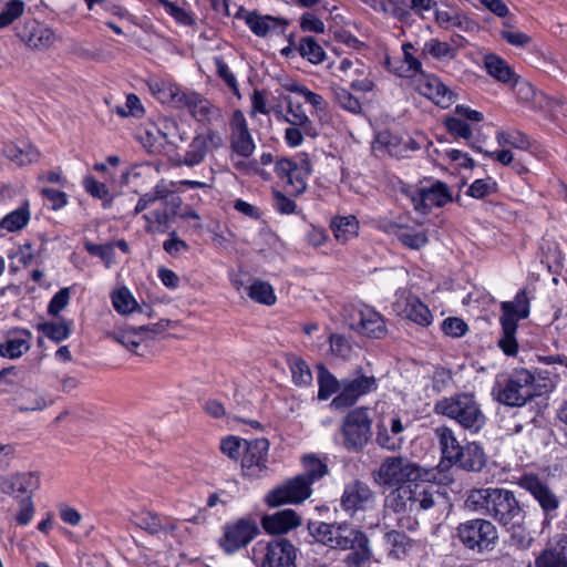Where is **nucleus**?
I'll return each mask as SVG.
<instances>
[{
	"instance_id": "nucleus-52",
	"label": "nucleus",
	"mask_w": 567,
	"mask_h": 567,
	"mask_svg": "<svg viewBox=\"0 0 567 567\" xmlns=\"http://www.w3.org/2000/svg\"><path fill=\"white\" fill-rule=\"evenodd\" d=\"M21 400L23 403L20 405V411L27 412L40 411L53 404L52 398L45 393L32 390L24 392L21 396Z\"/></svg>"
},
{
	"instance_id": "nucleus-50",
	"label": "nucleus",
	"mask_w": 567,
	"mask_h": 567,
	"mask_svg": "<svg viewBox=\"0 0 567 567\" xmlns=\"http://www.w3.org/2000/svg\"><path fill=\"white\" fill-rule=\"evenodd\" d=\"M502 326L503 336L498 340L499 349L508 357H514L518 352V342L515 338L518 324L499 321Z\"/></svg>"
},
{
	"instance_id": "nucleus-31",
	"label": "nucleus",
	"mask_w": 567,
	"mask_h": 567,
	"mask_svg": "<svg viewBox=\"0 0 567 567\" xmlns=\"http://www.w3.org/2000/svg\"><path fill=\"white\" fill-rule=\"evenodd\" d=\"M162 331V324L161 323H154V324H145L140 326L137 328H126L123 330H120L117 332H114L112 334V338L127 348L131 351H134L141 342L145 339V336L148 332L152 333H159Z\"/></svg>"
},
{
	"instance_id": "nucleus-29",
	"label": "nucleus",
	"mask_w": 567,
	"mask_h": 567,
	"mask_svg": "<svg viewBox=\"0 0 567 567\" xmlns=\"http://www.w3.org/2000/svg\"><path fill=\"white\" fill-rule=\"evenodd\" d=\"M486 464V455L483 447L476 442H470L462 446L458 455L451 465H455L467 472H480Z\"/></svg>"
},
{
	"instance_id": "nucleus-64",
	"label": "nucleus",
	"mask_w": 567,
	"mask_h": 567,
	"mask_svg": "<svg viewBox=\"0 0 567 567\" xmlns=\"http://www.w3.org/2000/svg\"><path fill=\"white\" fill-rule=\"evenodd\" d=\"M233 142H252L247 123L240 111L234 112L230 121Z\"/></svg>"
},
{
	"instance_id": "nucleus-4",
	"label": "nucleus",
	"mask_w": 567,
	"mask_h": 567,
	"mask_svg": "<svg viewBox=\"0 0 567 567\" xmlns=\"http://www.w3.org/2000/svg\"><path fill=\"white\" fill-rule=\"evenodd\" d=\"M433 411L455 421L463 430L476 434L486 424V416L481 404L472 393H456L437 400Z\"/></svg>"
},
{
	"instance_id": "nucleus-58",
	"label": "nucleus",
	"mask_w": 567,
	"mask_h": 567,
	"mask_svg": "<svg viewBox=\"0 0 567 567\" xmlns=\"http://www.w3.org/2000/svg\"><path fill=\"white\" fill-rule=\"evenodd\" d=\"M38 330L55 342L68 339L71 333L70 323L66 321L43 322L38 326Z\"/></svg>"
},
{
	"instance_id": "nucleus-3",
	"label": "nucleus",
	"mask_w": 567,
	"mask_h": 567,
	"mask_svg": "<svg viewBox=\"0 0 567 567\" xmlns=\"http://www.w3.org/2000/svg\"><path fill=\"white\" fill-rule=\"evenodd\" d=\"M491 395L494 401L509 408H519L539 395L535 375L527 369H514L507 375L497 377Z\"/></svg>"
},
{
	"instance_id": "nucleus-30",
	"label": "nucleus",
	"mask_w": 567,
	"mask_h": 567,
	"mask_svg": "<svg viewBox=\"0 0 567 567\" xmlns=\"http://www.w3.org/2000/svg\"><path fill=\"white\" fill-rule=\"evenodd\" d=\"M502 315L499 321H507L517 324L519 320L529 316L530 302L525 289L519 290L514 300L504 301L501 305Z\"/></svg>"
},
{
	"instance_id": "nucleus-34",
	"label": "nucleus",
	"mask_w": 567,
	"mask_h": 567,
	"mask_svg": "<svg viewBox=\"0 0 567 567\" xmlns=\"http://www.w3.org/2000/svg\"><path fill=\"white\" fill-rule=\"evenodd\" d=\"M435 21L439 27L445 30H455L462 32H471L476 28V23L471 20L465 13L452 10V11H436Z\"/></svg>"
},
{
	"instance_id": "nucleus-59",
	"label": "nucleus",
	"mask_w": 567,
	"mask_h": 567,
	"mask_svg": "<svg viewBox=\"0 0 567 567\" xmlns=\"http://www.w3.org/2000/svg\"><path fill=\"white\" fill-rule=\"evenodd\" d=\"M290 371L296 385H309L312 382V373L309 365L300 358L290 360Z\"/></svg>"
},
{
	"instance_id": "nucleus-11",
	"label": "nucleus",
	"mask_w": 567,
	"mask_h": 567,
	"mask_svg": "<svg viewBox=\"0 0 567 567\" xmlns=\"http://www.w3.org/2000/svg\"><path fill=\"white\" fill-rule=\"evenodd\" d=\"M349 327L359 334L373 339H382L388 332L383 316L364 303L352 308Z\"/></svg>"
},
{
	"instance_id": "nucleus-16",
	"label": "nucleus",
	"mask_w": 567,
	"mask_h": 567,
	"mask_svg": "<svg viewBox=\"0 0 567 567\" xmlns=\"http://www.w3.org/2000/svg\"><path fill=\"white\" fill-rule=\"evenodd\" d=\"M16 37L28 48L44 51L55 41L54 32L35 19H24L14 27Z\"/></svg>"
},
{
	"instance_id": "nucleus-25",
	"label": "nucleus",
	"mask_w": 567,
	"mask_h": 567,
	"mask_svg": "<svg viewBox=\"0 0 567 567\" xmlns=\"http://www.w3.org/2000/svg\"><path fill=\"white\" fill-rule=\"evenodd\" d=\"M406 485H411L412 516L421 511L432 508L436 501L441 497L437 488L431 484L426 477L419 481H411Z\"/></svg>"
},
{
	"instance_id": "nucleus-9",
	"label": "nucleus",
	"mask_w": 567,
	"mask_h": 567,
	"mask_svg": "<svg viewBox=\"0 0 567 567\" xmlns=\"http://www.w3.org/2000/svg\"><path fill=\"white\" fill-rule=\"evenodd\" d=\"M279 100L286 105V123L291 125L286 128V142H302L305 136L317 137V128L306 114L302 104L295 101L290 95H279Z\"/></svg>"
},
{
	"instance_id": "nucleus-39",
	"label": "nucleus",
	"mask_w": 567,
	"mask_h": 567,
	"mask_svg": "<svg viewBox=\"0 0 567 567\" xmlns=\"http://www.w3.org/2000/svg\"><path fill=\"white\" fill-rule=\"evenodd\" d=\"M457 49L452 47L449 42L441 41L439 39L432 38L425 41L422 55L431 56L440 62H451L457 56Z\"/></svg>"
},
{
	"instance_id": "nucleus-6",
	"label": "nucleus",
	"mask_w": 567,
	"mask_h": 567,
	"mask_svg": "<svg viewBox=\"0 0 567 567\" xmlns=\"http://www.w3.org/2000/svg\"><path fill=\"white\" fill-rule=\"evenodd\" d=\"M372 475L379 486L394 487L427 477L429 472L408 457L393 455L385 457Z\"/></svg>"
},
{
	"instance_id": "nucleus-19",
	"label": "nucleus",
	"mask_w": 567,
	"mask_h": 567,
	"mask_svg": "<svg viewBox=\"0 0 567 567\" xmlns=\"http://www.w3.org/2000/svg\"><path fill=\"white\" fill-rule=\"evenodd\" d=\"M409 422L403 423L399 415H392L386 424L381 421L377 424L375 441L381 449L390 452H396L402 449L404 444L403 433L408 427Z\"/></svg>"
},
{
	"instance_id": "nucleus-1",
	"label": "nucleus",
	"mask_w": 567,
	"mask_h": 567,
	"mask_svg": "<svg viewBox=\"0 0 567 567\" xmlns=\"http://www.w3.org/2000/svg\"><path fill=\"white\" fill-rule=\"evenodd\" d=\"M308 529L313 539L331 549L349 550L342 559L347 567H368L373 551L368 535L347 523H309Z\"/></svg>"
},
{
	"instance_id": "nucleus-36",
	"label": "nucleus",
	"mask_w": 567,
	"mask_h": 567,
	"mask_svg": "<svg viewBox=\"0 0 567 567\" xmlns=\"http://www.w3.org/2000/svg\"><path fill=\"white\" fill-rule=\"evenodd\" d=\"M2 153L18 166L34 163L40 157V152L33 144H3Z\"/></svg>"
},
{
	"instance_id": "nucleus-44",
	"label": "nucleus",
	"mask_w": 567,
	"mask_h": 567,
	"mask_svg": "<svg viewBox=\"0 0 567 567\" xmlns=\"http://www.w3.org/2000/svg\"><path fill=\"white\" fill-rule=\"evenodd\" d=\"M30 217V205L29 202L25 200L19 208L2 218L0 221V228L10 233L21 230L28 225Z\"/></svg>"
},
{
	"instance_id": "nucleus-24",
	"label": "nucleus",
	"mask_w": 567,
	"mask_h": 567,
	"mask_svg": "<svg viewBox=\"0 0 567 567\" xmlns=\"http://www.w3.org/2000/svg\"><path fill=\"white\" fill-rule=\"evenodd\" d=\"M240 18L244 19L250 31L260 38L281 34L286 31L288 25V21L286 19L272 16H261L256 11H247L240 16Z\"/></svg>"
},
{
	"instance_id": "nucleus-57",
	"label": "nucleus",
	"mask_w": 567,
	"mask_h": 567,
	"mask_svg": "<svg viewBox=\"0 0 567 567\" xmlns=\"http://www.w3.org/2000/svg\"><path fill=\"white\" fill-rule=\"evenodd\" d=\"M333 92L334 102L343 110L352 113L360 114L362 106L360 101L353 96L347 89L336 86L331 89Z\"/></svg>"
},
{
	"instance_id": "nucleus-10",
	"label": "nucleus",
	"mask_w": 567,
	"mask_h": 567,
	"mask_svg": "<svg viewBox=\"0 0 567 567\" xmlns=\"http://www.w3.org/2000/svg\"><path fill=\"white\" fill-rule=\"evenodd\" d=\"M297 548L286 538H277L269 543H258L254 554L259 556L261 567H297Z\"/></svg>"
},
{
	"instance_id": "nucleus-23",
	"label": "nucleus",
	"mask_w": 567,
	"mask_h": 567,
	"mask_svg": "<svg viewBox=\"0 0 567 567\" xmlns=\"http://www.w3.org/2000/svg\"><path fill=\"white\" fill-rule=\"evenodd\" d=\"M518 485L533 495V497L538 502L539 506L546 514L558 508V497L537 475L525 474L520 476L518 480Z\"/></svg>"
},
{
	"instance_id": "nucleus-48",
	"label": "nucleus",
	"mask_w": 567,
	"mask_h": 567,
	"mask_svg": "<svg viewBox=\"0 0 567 567\" xmlns=\"http://www.w3.org/2000/svg\"><path fill=\"white\" fill-rule=\"evenodd\" d=\"M194 99L183 102L179 109H187L198 122H209L212 105L210 102L193 91Z\"/></svg>"
},
{
	"instance_id": "nucleus-43",
	"label": "nucleus",
	"mask_w": 567,
	"mask_h": 567,
	"mask_svg": "<svg viewBox=\"0 0 567 567\" xmlns=\"http://www.w3.org/2000/svg\"><path fill=\"white\" fill-rule=\"evenodd\" d=\"M245 291L257 303L272 306L277 301L272 286L260 279H255L249 286L245 287Z\"/></svg>"
},
{
	"instance_id": "nucleus-61",
	"label": "nucleus",
	"mask_w": 567,
	"mask_h": 567,
	"mask_svg": "<svg viewBox=\"0 0 567 567\" xmlns=\"http://www.w3.org/2000/svg\"><path fill=\"white\" fill-rule=\"evenodd\" d=\"M399 240L411 249H420L427 244V235L423 230L402 228L398 234Z\"/></svg>"
},
{
	"instance_id": "nucleus-14",
	"label": "nucleus",
	"mask_w": 567,
	"mask_h": 567,
	"mask_svg": "<svg viewBox=\"0 0 567 567\" xmlns=\"http://www.w3.org/2000/svg\"><path fill=\"white\" fill-rule=\"evenodd\" d=\"M241 458L243 474L249 478H260L268 471L269 441L265 437L244 441Z\"/></svg>"
},
{
	"instance_id": "nucleus-49",
	"label": "nucleus",
	"mask_w": 567,
	"mask_h": 567,
	"mask_svg": "<svg viewBox=\"0 0 567 567\" xmlns=\"http://www.w3.org/2000/svg\"><path fill=\"white\" fill-rule=\"evenodd\" d=\"M302 464L305 471L299 475L306 478L310 486L328 474L327 464L313 455H306L302 458Z\"/></svg>"
},
{
	"instance_id": "nucleus-35",
	"label": "nucleus",
	"mask_w": 567,
	"mask_h": 567,
	"mask_svg": "<svg viewBox=\"0 0 567 567\" xmlns=\"http://www.w3.org/2000/svg\"><path fill=\"white\" fill-rule=\"evenodd\" d=\"M402 313L404 318L420 327H429L433 321V316L429 307L415 296H409L404 300Z\"/></svg>"
},
{
	"instance_id": "nucleus-32",
	"label": "nucleus",
	"mask_w": 567,
	"mask_h": 567,
	"mask_svg": "<svg viewBox=\"0 0 567 567\" xmlns=\"http://www.w3.org/2000/svg\"><path fill=\"white\" fill-rule=\"evenodd\" d=\"M434 435L442 453V463L447 462L451 464L462 449L454 431L447 425H440L434 429Z\"/></svg>"
},
{
	"instance_id": "nucleus-56",
	"label": "nucleus",
	"mask_w": 567,
	"mask_h": 567,
	"mask_svg": "<svg viewBox=\"0 0 567 567\" xmlns=\"http://www.w3.org/2000/svg\"><path fill=\"white\" fill-rule=\"evenodd\" d=\"M342 81H350L354 76H363L367 73L365 64L358 58H344L338 65Z\"/></svg>"
},
{
	"instance_id": "nucleus-7",
	"label": "nucleus",
	"mask_w": 567,
	"mask_h": 567,
	"mask_svg": "<svg viewBox=\"0 0 567 567\" xmlns=\"http://www.w3.org/2000/svg\"><path fill=\"white\" fill-rule=\"evenodd\" d=\"M456 536L466 548L478 553L492 550L498 539L496 527L483 518L461 523L456 528Z\"/></svg>"
},
{
	"instance_id": "nucleus-47",
	"label": "nucleus",
	"mask_w": 567,
	"mask_h": 567,
	"mask_svg": "<svg viewBox=\"0 0 567 567\" xmlns=\"http://www.w3.org/2000/svg\"><path fill=\"white\" fill-rule=\"evenodd\" d=\"M134 522L140 528L152 535L158 534L162 530L173 532L175 528L173 523L164 524L159 516L151 512H144L136 515Z\"/></svg>"
},
{
	"instance_id": "nucleus-37",
	"label": "nucleus",
	"mask_w": 567,
	"mask_h": 567,
	"mask_svg": "<svg viewBox=\"0 0 567 567\" xmlns=\"http://www.w3.org/2000/svg\"><path fill=\"white\" fill-rule=\"evenodd\" d=\"M330 228L334 238L339 243L346 244L358 235L359 221L353 215L336 216L330 223Z\"/></svg>"
},
{
	"instance_id": "nucleus-8",
	"label": "nucleus",
	"mask_w": 567,
	"mask_h": 567,
	"mask_svg": "<svg viewBox=\"0 0 567 567\" xmlns=\"http://www.w3.org/2000/svg\"><path fill=\"white\" fill-rule=\"evenodd\" d=\"M378 380L373 374H368L363 368H355L352 373L342 380L340 393L331 401V406L336 410L352 406L357 401L377 391Z\"/></svg>"
},
{
	"instance_id": "nucleus-26",
	"label": "nucleus",
	"mask_w": 567,
	"mask_h": 567,
	"mask_svg": "<svg viewBox=\"0 0 567 567\" xmlns=\"http://www.w3.org/2000/svg\"><path fill=\"white\" fill-rule=\"evenodd\" d=\"M528 567H567V535L560 534L536 557Z\"/></svg>"
},
{
	"instance_id": "nucleus-18",
	"label": "nucleus",
	"mask_w": 567,
	"mask_h": 567,
	"mask_svg": "<svg viewBox=\"0 0 567 567\" xmlns=\"http://www.w3.org/2000/svg\"><path fill=\"white\" fill-rule=\"evenodd\" d=\"M258 533L259 529L255 522L241 518L225 527L224 537L220 539L219 545L225 553L233 554L246 547Z\"/></svg>"
},
{
	"instance_id": "nucleus-40",
	"label": "nucleus",
	"mask_w": 567,
	"mask_h": 567,
	"mask_svg": "<svg viewBox=\"0 0 567 567\" xmlns=\"http://www.w3.org/2000/svg\"><path fill=\"white\" fill-rule=\"evenodd\" d=\"M174 182H166L164 179L159 181L151 192L140 197L134 208V214L137 215L142 213L156 200L167 199L168 196L174 192Z\"/></svg>"
},
{
	"instance_id": "nucleus-46",
	"label": "nucleus",
	"mask_w": 567,
	"mask_h": 567,
	"mask_svg": "<svg viewBox=\"0 0 567 567\" xmlns=\"http://www.w3.org/2000/svg\"><path fill=\"white\" fill-rule=\"evenodd\" d=\"M420 148V144H372L371 152L380 158L385 155L401 159Z\"/></svg>"
},
{
	"instance_id": "nucleus-13",
	"label": "nucleus",
	"mask_w": 567,
	"mask_h": 567,
	"mask_svg": "<svg viewBox=\"0 0 567 567\" xmlns=\"http://www.w3.org/2000/svg\"><path fill=\"white\" fill-rule=\"evenodd\" d=\"M394 487L395 488H393L384 498V509L402 515L398 518V527L400 529L413 532L416 529L419 523L415 517L412 516V505L414 503L410 502L411 485L400 484Z\"/></svg>"
},
{
	"instance_id": "nucleus-42",
	"label": "nucleus",
	"mask_w": 567,
	"mask_h": 567,
	"mask_svg": "<svg viewBox=\"0 0 567 567\" xmlns=\"http://www.w3.org/2000/svg\"><path fill=\"white\" fill-rule=\"evenodd\" d=\"M31 333L22 331V336L9 338L6 342L0 343V355L8 359H18L30 349Z\"/></svg>"
},
{
	"instance_id": "nucleus-33",
	"label": "nucleus",
	"mask_w": 567,
	"mask_h": 567,
	"mask_svg": "<svg viewBox=\"0 0 567 567\" xmlns=\"http://www.w3.org/2000/svg\"><path fill=\"white\" fill-rule=\"evenodd\" d=\"M404 529H391L385 532L384 542L389 548V556L395 559L405 558L413 549L415 542L408 536Z\"/></svg>"
},
{
	"instance_id": "nucleus-62",
	"label": "nucleus",
	"mask_w": 567,
	"mask_h": 567,
	"mask_svg": "<svg viewBox=\"0 0 567 567\" xmlns=\"http://www.w3.org/2000/svg\"><path fill=\"white\" fill-rule=\"evenodd\" d=\"M497 184L492 177L475 179L466 190V195L482 199L496 192Z\"/></svg>"
},
{
	"instance_id": "nucleus-28",
	"label": "nucleus",
	"mask_w": 567,
	"mask_h": 567,
	"mask_svg": "<svg viewBox=\"0 0 567 567\" xmlns=\"http://www.w3.org/2000/svg\"><path fill=\"white\" fill-rule=\"evenodd\" d=\"M419 83L420 93L434 101L442 107H447L454 97L453 92L435 75H421Z\"/></svg>"
},
{
	"instance_id": "nucleus-20",
	"label": "nucleus",
	"mask_w": 567,
	"mask_h": 567,
	"mask_svg": "<svg viewBox=\"0 0 567 567\" xmlns=\"http://www.w3.org/2000/svg\"><path fill=\"white\" fill-rule=\"evenodd\" d=\"M373 498L374 493L370 486L364 482L355 480L344 486L340 505L344 512L353 515L358 511H365Z\"/></svg>"
},
{
	"instance_id": "nucleus-27",
	"label": "nucleus",
	"mask_w": 567,
	"mask_h": 567,
	"mask_svg": "<svg viewBox=\"0 0 567 567\" xmlns=\"http://www.w3.org/2000/svg\"><path fill=\"white\" fill-rule=\"evenodd\" d=\"M300 524L301 517L290 508L265 515L261 518V526L269 534H285Z\"/></svg>"
},
{
	"instance_id": "nucleus-53",
	"label": "nucleus",
	"mask_w": 567,
	"mask_h": 567,
	"mask_svg": "<svg viewBox=\"0 0 567 567\" xmlns=\"http://www.w3.org/2000/svg\"><path fill=\"white\" fill-rule=\"evenodd\" d=\"M112 303L120 315H128L138 309L137 301L125 287L112 293Z\"/></svg>"
},
{
	"instance_id": "nucleus-51",
	"label": "nucleus",
	"mask_w": 567,
	"mask_h": 567,
	"mask_svg": "<svg viewBox=\"0 0 567 567\" xmlns=\"http://www.w3.org/2000/svg\"><path fill=\"white\" fill-rule=\"evenodd\" d=\"M298 51L303 59L312 64L321 63L326 58L322 47L312 37H305L300 40Z\"/></svg>"
},
{
	"instance_id": "nucleus-54",
	"label": "nucleus",
	"mask_w": 567,
	"mask_h": 567,
	"mask_svg": "<svg viewBox=\"0 0 567 567\" xmlns=\"http://www.w3.org/2000/svg\"><path fill=\"white\" fill-rule=\"evenodd\" d=\"M25 10V4L21 0L8 1L0 11V30L12 25L19 18L22 17Z\"/></svg>"
},
{
	"instance_id": "nucleus-5",
	"label": "nucleus",
	"mask_w": 567,
	"mask_h": 567,
	"mask_svg": "<svg viewBox=\"0 0 567 567\" xmlns=\"http://www.w3.org/2000/svg\"><path fill=\"white\" fill-rule=\"evenodd\" d=\"M340 445L350 453H360L372 437L370 410L359 406L350 410L342 419L339 429Z\"/></svg>"
},
{
	"instance_id": "nucleus-45",
	"label": "nucleus",
	"mask_w": 567,
	"mask_h": 567,
	"mask_svg": "<svg viewBox=\"0 0 567 567\" xmlns=\"http://www.w3.org/2000/svg\"><path fill=\"white\" fill-rule=\"evenodd\" d=\"M485 68L487 73L503 83H511L515 81L516 74L511 66L501 58L496 55H487L485 58Z\"/></svg>"
},
{
	"instance_id": "nucleus-2",
	"label": "nucleus",
	"mask_w": 567,
	"mask_h": 567,
	"mask_svg": "<svg viewBox=\"0 0 567 567\" xmlns=\"http://www.w3.org/2000/svg\"><path fill=\"white\" fill-rule=\"evenodd\" d=\"M465 504L470 509L492 517L505 527L524 517V511L514 492L502 487L472 489Z\"/></svg>"
},
{
	"instance_id": "nucleus-22",
	"label": "nucleus",
	"mask_w": 567,
	"mask_h": 567,
	"mask_svg": "<svg viewBox=\"0 0 567 567\" xmlns=\"http://www.w3.org/2000/svg\"><path fill=\"white\" fill-rule=\"evenodd\" d=\"M150 92L163 104L179 109L183 102L194 99L193 91L182 90L175 83L164 79H152L147 82Z\"/></svg>"
},
{
	"instance_id": "nucleus-41",
	"label": "nucleus",
	"mask_w": 567,
	"mask_h": 567,
	"mask_svg": "<svg viewBox=\"0 0 567 567\" xmlns=\"http://www.w3.org/2000/svg\"><path fill=\"white\" fill-rule=\"evenodd\" d=\"M279 83L284 90L287 92L296 93L305 99L307 103L312 105L316 110L322 111L324 109V101L320 94H317L310 91L306 85L299 83L298 81L284 78L279 80Z\"/></svg>"
},
{
	"instance_id": "nucleus-63",
	"label": "nucleus",
	"mask_w": 567,
	"mask_h": 567,
	"mask_svg": "<svg viewBox=\"0 0 567 567\" xmlns=\"http://www.w3.org/2000/svg\"><path fill=\"white\" fill-rule=\"evenodd\" d=\"M215 66L218 76L223 80L229 91L237 97H240L239 84L230 66L220 59L215 60Z\"/></svg>"
},
{
	"instance_id": "nucleus-17",
	"label": "nucleus",
	"mask_w": 567,
	"mask_h": 567,
	"mask_svg": "<svg viewBox=\"0 0 567 567\" xmlns=\"http://www.w3.org/2000/svg\"><path fill=\"white\" fill-rule=\"evenodd\" d=\"M416 212L426 214L433 206L443 207L453 200L452 193L449 186L441 182L435 181L429 187H419L410 195Z\"/></svg>"
},
{
	"instance_id": "nucleus-12",
	"label": "nucleus",
	"mask_w": 567,
	"mask_h": 567,
	"mask_svg": "<svg viewBox=\"0 0 567 567\" xmlns=\"http://www.w3.org/2000/svg\"><path fill=\"white\" fill-rule=\"evenodd\" d=\"M311 493L312 489L309 482L298 474L271 489L266 495L265 502L270 507L284 504H300L308 499Z\"/></svg>"
},
{
	"instance_id": "nucleus-38",
	"label": "nucleus",
	"mask_w": 567,
	"mask_h": 567,
	"mask_svg": "<svg viewBox=\"0 0 567 567\" xmlns=\"http://www.w3.org/2000/svg\"><path fill=\"white\" fill-rule=\"evenodd\" d=\"M403 60L401 65L394 70L400 78L413 79L423 75L422 62L414 55L415 48L412 43L402 44Z\"/></svg>"
},
{
	"instance_id": "nucleus-21",
	"label": "nucleus",
	"mask_w": 567,
	"mask_h": 567,
	"mask_svg": "<svg viewBox=\"0 0 567 567\" xmlns=\"http://www.w3.org/2000/svg\"><path fill=\"white\" fill-rule=\"evenodd\" d=\"M40 487V477L37 473L24 472L0 476V492L19 499L22 495H31Z\"/></svg>"
},
{
	"instance_id": "nucleus-60",
	"label": "nucleus",
	"mask_w": 567,
	"mask_h": 567,
	"mask_svg": "<svg viewBox=\"0 0 567 567\" xmlns=\"http://www.w3.org/2000/svg\"><path fill=\"white\" fill-rule=\"evenodd\" d=\"M319 391L318 399L319 400H328L333 393H336L339 389H341V384L339 381L326 369H322L319 373L318 378Z\"/></svg>"
},
{
	"instance_id": "nucleus-15",
	"label": "nucleus",
	"mask_w": 567,
	"mask_h": 567,
	"mask_svg": "<svg viewBox=\"0 0 567 567\" xmlns=\"http://www.w3.org/2000/svg\"><path fill=\"white\" fill-rule=\"evenodd\" d=\"M278 176L284 182L286 192L290 195H300L307 188V179L311 174L310 162L305 159L299 165L290 159L282 158L275 165Z\"/></svg>"
},
{
	"instance_id": "nucleus-55",
	"label": "nucleus",
	"mask_w": 567,
	"mask_h": 567,
	"mask_svg": "<svg viewBox=\"0 0 567 567\" xmlns=\"http://www.w3.org/2000/svg\"><path fill=\"white\" fill-rule=\"evenodd\" d=\"M174 215L167 208L155 210L151 215H144L146 221V230L148 233H164L168 229L172 217Z\"/></svg>"
}]
</instances>
